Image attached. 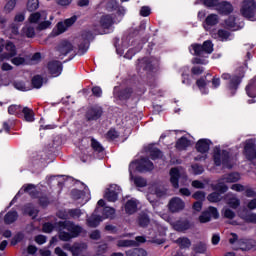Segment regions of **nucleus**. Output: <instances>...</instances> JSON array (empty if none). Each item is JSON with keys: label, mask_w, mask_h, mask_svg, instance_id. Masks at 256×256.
Masks as SVG:
<instances>
[{"label": "nucleus", "mask_w": 256, "mask_h": 256, "mask_svg": "<svg viewBox=\"0 0 256 256\" xmlns=\"http://www.w3.org/2000/svg\"><path fill=\"white\" fill-rule=\"evenodd\" d=\"M115 23L113 20V16L111 15H103L100 18L99 26L95 25L93 32L85 31L82 34V39H84V43L79 45V50L85 53L89 49V41L93 39V35H103L105 33V29H111Z\"/></svg>", "instance_id": "f257e3e1"}, {"label": "nucleus", "mask_w": 256, "mask_h": 256, "mask_svg": "<svg viewBox=\"0 0 256 256\" xmlns=\"http://www.w3.org/2000/svg\"><path fill=\"white\" fill-rule=\"evenodd\" d=\"M28 20L32 25H37L36 29L38 31H45V29L51 27V21L47 20V11L32 13Z\"/></svg>", "instance_id": "f03ea898"}, {"label": "nucleus", "mask_w": 256, "mask_h": 256, "mask_svg": "<svg viewBox=\"0 0 256 256\" xmlns=\"http://www.w3.org/2000/svg\"><path fill=\"white\" fill-rule=\"evenodd\" d=\"M240 13L245 19L249 21H256V1L243 0L240 7Z\"/></svg>", "instance_id": "7ed1b4c3"}, {"label": "nucleus", "mask_w": 256, "mask_h": 256, "mask_svg": "<svg viewBox=\"0 0 256 256\" xmlns=\"http://www.w3.org/2000/svg\"><path fill=\"white\" fill-rule=\"evenodd\" d=\"M179 179L180 183L185 185L187 182V173L181 167L171 168L170 170V183L174 189H179Z\"/></svg>", "instance_id": "20e7f679"}, {"label": "nucleus", "mask_w": 256, "mask_h": 256, "mask_svg": "<svg viewBox=\"0 0 256 256\" xmlns=\"http://www.w3.org/2000/svg\"><path fill=\"white\" fill-rule=\"evenodd\" d=\"M214 163L218 167L220 165H223L225 169H232L233 168V162L231 161V158L229 157V152L223 150H218L214 153Z\"/></svg>", "instance_id": "39448f33"}, {"label": "nucleus", "mask_w": 256, "mask_h": 256, "mask_svg": "<svg viewBox=\"0 0 256 256\" xmlns=\"http://www.w3.org/2000/svg\"><path fill=\"white\" fill-rule=\"evenodd\" d=\"M58 227L60 229H66V231H69L72 237H79V235L83 233V227L69 220L58 222Z\"/></svg>", "instance_id": "423d86ee"}, {"label": "nucleus", "mask_w": 256, "mask_h": 256, "mask_svg": "<svg viewBox=\"0 0 256 256\" xmlns=\"http://www.w3.org/2000/svg\"><path fill=\"white\" fill-rule=\"evenodd\" d=\"M135 169L136 171H139L140 173H145V171H153V163L151 160L147 158H142L140 162H132L129 166V171L131 174V171Z\"/></svg>", "instance_id": "0eeeda50"}, {"label": "nucleus", "mask_w": 256, "mask_h": 256, "mask_svg": "<svg viewBox=\"0 0 256 256\" xmlns=\"http://www.w3.org/2000/svg\"><path fill=\"white\" fill-rule=\"evenodd\" d=\"M244 155L248 161H251V163H254L256 165V147L253 140L246 141V144L244 146Z\"/></svg>", "instance_id": "6e6552de"}, {"label": "nucleus", "mask_w": 256, "mask_h": 256, "mask_svg": "<svg viewBox=\"0 0 256 256\" xmlns=\"http://www.w3.org/2000/svg\"><path fill=\"white\" fill-rule=\"evenodd\" d=\"M191 49L194 51V55H201L202 53H213V43L211 41H205L203 45L193 44Z\"/></svg>", "instance_id": "1a4fd4ad"}, {"label": "nucleus", "mask_w": 256, "mask_h": 256, "mask_svg": "<svg viewBox=\"0 0 256 256\" xmlns=\"http://www.w3.org/2000/svg\"><path fill=\"white\" fill-rule=\"evenodd\" d=\"M75 21H77V17L73 16L71 18L66 19L63 22H59L56 26L57 30H53V34L57 36L61 35L62 33H65L68 27H71L75 23Z\"/></svg>", "instance_id": "9d476101"}, {"label": "nucleus", "mask_w": 256, "mask_h": 256, "mask_svg": "<svg viewBox=\"0 0 256 256\" xmlns=\"http://www.w3.org/2000/svg\"><path fill=\"white\" fill-rule=\"evenodd\" d=\"M119 193H121V187L117 186V184H112L106 190L105 199L111 203H115L119 197Z\"/></svg>", "instance_id": "9b49d317"}, {"label": "nucleus", "mask_w": 256, "mask_h": 256, "mask_svg": "<svg viewBox=\"0 0 256 256\" xmlns=\"http://www.w3.org/2000/svg\"><path fill=\"white\" fill-rule=\"evenodd\" d=\"M58 52L60 55H63V57L67 55H75V46H73V43L64 40L59 44Z\"/></svg>", "instance_id": "f8f14e48"}, {"label": "nucleus", "mask_w": 256, "mask_h": 256, "mask_svg": "<svg viewBox=\"0 0 256 256\" xmlns=\"http://www.w3.org/2000/svg\"><path fill=\"white\" fill-rule=\"evenodd\" d=\"M168 209L171 213H179L185 209V202L179 197H174L169 201Z\"/></svg>", "instance_id": "ddd939ff"}, {"label": "nucleus", "mask_w": 256, "mask_h": 256, "mask_svg": "<svg viewBox=\"0 0 256 256\" xmlns=\"http://www.w3.org/2000/svg\"><path fill=\"white\" fill-rule=\"evenodd\" d=\"M214 217V219L219 218V212L217 211V208L215 207H209L207 211L203 212L199 216L200 223H209L211 221V218Z\"/></svg>", "instance_id": "4468645a"}, {"label": "nucleus", "mask_w": 256, "mask_h": 256, "mask_svg": "<svg viewBox=\"0 0 256 256\" xmlns=\"http://www.w3.org/2000/svg\"><path fill=\"white\" fill-rule=\"evenodd\" d=\"M47 69L52 77H59L63 71V65L59 61H52L48 63Z\"/></svg>", "instance_id": "2eb2a0df"}, {"label": "nucleus", "mask_w": 256, "mask_h": 256, "mask_svg": "<svg viewBox=\"0 0 256 256\" xmlns=\"http://www.w3.org/2000/svg\"><path fill=\"white\" fill-rule=\"evenodd\" d=\"M238 249H241V251L256 249V241L253 239H241L238 241Z\"/></svg>", "instance_id": "dca6fc26"}, {"label": "nucleus", "mask_w": 256, "mask_h": 256, "mask_svg": "<svg viewBox=\"0 0 256 256\" xmlns=\"http://www.w3.org/2000/svg\"><path fill=\"white\" fill-rule=\"evenodd\" d=\"M218 23H219V16L216 14H210L206 17L203 23V27L205 31H209L211 27H215V25H217Z\"/></svg>", "instance_id": "f3484780"}, {"label": "nucleus", "mask_w": 256, "mask_h": 256, "mask_svg": "<svg viewBox=\"0 0 256 256\" xmlns=\"http://www.w3.org/2000/svg\"><path fill=\"white\" fill-rule=\"evenodd\" d=\"M6 53L2 54L0 56V59H11V57H15L17 55V48L15 47V44L12 42H8L5 45Z\"/></svg>", "instance_id": "a211bd4d"}, {"label": "nucleus", "mask_w": 256, "mask_h": 256, "mask_svg": "<svg viewBox=\"0 0 256 256\" xmlns=\"http://www.w3.org/2000/svg\"><path fill=\"white\" fill-rule=\"evenodd\" d=\"M222 79H224L225 81L230 80V89H234L236 90L237 87H239V83H241V77L239 76H231V74L229 73H224L222 74Z\"/></svg>", "instance_id": "6ab92c4d"}, {"label": "nucleus", "mask_w": 256, "mask_h": 256, "mask_svg": "<svg viewBox=\"0 0 256 256\" xmlns=\"http://www.w3.org/2000/svg\"><path fill=\"white\" fill-rule=\"evenodd\" d=\"M99 208L95 210V212L87 219L88 227H98L99 223L103 221V217L99 216Z\"/></svg>", "instance_id": "aec40b11"}, {"label": "nucleus", "mask_w": 256, "mask_h": 256, "mask_svg": "<svg viewBox=\"0 0 256 256\" xmlns=\"http://www.w3.org/2000/svg\"><path fill=\"white\" fill-rule=\"evenodd\" d=\"M216 9L222 15H229V13H233V5L230 2H227V1L219 3L216 6Z\"/></svg>", "instance_id": "412c9836"}, {"label": "nucleus", "mask_w": 256, "mask_h": 256, "mask_svg": "<svg viewBox=\"0 0 256 256\" xmlns=\"http://www.w3.org/2000/svg\"><path fill=\"white\" fill-rule=\"evenodd\" d=\"M226 204L231 207V209H237L241 205V200L233 195V194H227L225 196Z\"/></svg>", "instance_id": "4be33fe9"}, {"label": "nucleus", "mask_w": 256, "mask_h": 256, "mask_svg": "<svg viewBox=\"0 0 256 256\" xmlns=\"http://www.w3.org/2000/svg\"><path fill=\"white\" fill-rule=\"evenodd\" d=\"M71 251L74 256H79L82 253H85V251H87V243L85 242L74 243L71 247Z\"/></svg>", "instance_id": "5701e85b"}, {"label": "nucleus", "mask_w": 256, "mask_h": 256, "mask_svg": "<svg viewBox=\"0 0 256 256\" xmlns=\"http://www.w3.org/2000/svg\"><path fill=\"white\" fill-rule=\"evenodd\" d=\"M103 113V110L99 107L91 108L88 110L86 117L88 121H96V119H99Z\"/></svg>", "instance_id": "b1692460"}, {"label": "nucleus", "mask_w": 256, "mask_h": 256, "mask_svg": "<svg viewBox=\"0 0 256 256\" xmlns=\"http://www.w3.org/2000/svg\"><path fill=\"white\" fill-rule=\"evenodd\" d=\"M21 35L28 37V39H33L35 37V26L32 23L26 24L22 28Z\"/></svg>", "instance_id": "393cba45"}, {"label": "nucleus", "mask_w": 256, "mask_h": 256, "mask_svg": "<svg viewBox=\"0 0 256 256\" xmlns=\"http://www.w3.org/2000/svg\"><path fill=\"white\" fill-rule=\"evenodd\" d=\"M173 228L175 231L183 232L191 229V224L187 220H180L173 224Z\"/></svg>", "instance_id": "a878e982"}, {"label": "nucleus", "mask_w": 256, "mask_h": 256, "mask_svg": "<svg viewBox=\"0 0 256 256\" xmlns=\"http://www.w3.org/2000/svg\"><path fill=\"white\" fill-rule=\"evenodd\" d=\"M211 145V141L208 139H200L196 144V149L199 153H207L209 151V146Z\"/></svg>", "instance_id": "bb28decb"}, {"label": "nucleus", "mask_w": 256, "mask_h": 256, "mask_svg": "<svg viewBox=\"0 0 256 256\" xmlns=\"http://www.w3.org/2000/svg\"><path fill=\"white\" fill-rule=\"evenodd\" d=\"M137 205L139 202L137 200H128L125 205V211L128 215H133V213H137Z\"/></svg>", "instance_id": "cd10ccee"}, {"label": "nucleus", "mask_w": 256, "mask_h": 256, "mask_svg": "<svg viewBox=\"0 0 256 256\" xmlns=\"http://www.w3.org/2000/svg\"><path fill=\"white\" fill-rule=\"evenodd\" d=\"M225 183H237L241 179V175L237 172L226 174L222 176Z\"/></svg>", "instance_id": "c85d7f7f"}, {"label": "nucleus", "mask_w": 256, "mask_h": 256, "mask_svg": "<svg viewBox=\"0 0 256 256\" xmlns=\"http://www.w3.org/2000/svg\"><path fill=\"white\" fill-rule=\"evenodd\" d=\"M230 36H231V34L227 30H224V29L218 30L217 33H212L213 39H220V41H227Z\"/></svg>", "instance_id": "c756f323"}, {"label": "nucleus", "mask_w": 256, "mask_h": 256, "mask_svg": "<svg viewBox=\"0 0 256 256\" xmlns=\"http://www.w3.org/2000/svg\"><path fill=\"white\" fill-rule=\"evenodd\" d=\"M131 93H133L131 88H126L124 90H121L120 92H117V89H116L115 97H118V99H120V101H125V99H129V97H131Z\"/></svg>", "instance_id": "7c9ffc66"}, {"label": "nucleus", "mask_w": 256, "mask_h": 256, "mask_svg": "<svg viewBox=\"0 0 256 256\" xmlns=\"http://www.w3.org/2000/svg\"><path fill=\"white\" fill-rule=\"evenodd\" d=\"M175 243L180 249H189L191 247V240L187 237H180L175 240Z\"/></svg>", "instance_id": "2f4dec72"}, {"label": "nucleus", "mask_w": 256, "mask_h": 256, "mask_svg": "<svg viewBox=\"0 0 256 256\" xmlns=\"http://www.w3.org/2000/svg\"><path fill=\"white\" fill-rule=\"evenodd\" d=\"M22 112L24 114L25 121H27L28 123H33V121H35V114L33 113V110L31 108L24 107Z\"/></svg>", "instance_id": "473e14b6"}, {"label": "nucleus", "mask_w": 256, "mask_h": 256, "mask_svg": "<svg viewBox=\"0 0 256 256\" xmlns=\"http://www.w3.org/2000/svg\"><path fill=\"white\" fill-rule=\"evenodd\" d=\"M18 217L19 215L16 211H10L5 215L4 223H6V225H11V223H15V221H17Z\"/></svg>", "instance_id": "72a5a7b5"}, {"label": "nucleus", "mask_w": 256, "mask_h": 256, "mask_svg": "<svg viewBox=\"0 0 256 256\" xmlns=\"http://www.w3.org/2000/svg\"><path fill=\"white\" fill-rule=\"evenodd\" d=\"M225 180H223V177L218 180L217 184L213 185L214 191H219V193H226V191L229 189L227 185L225 184Z\"/></svg>", "instance_id": "f704fd0d"}, {"label": "nucleus", "mask_w": 256, "mask_h": 256, "mask_svg": "<svg viewBox=\"0 0 256 256\" xmlns=\"http://www.w3.org/2000/svg\"><path fill=\"white\" fill-rule=\"evenodd\" d=\"M192 251H194V253H199V254L206 253L207 252V244L205 242H198L193 245Z\"/></svg>", "instance_id": "c9c22d12"}, {"label": "nucleus", "mask_w": 256, "mask_h": 256, "mask_svg": "<svg viewBox=\"0 0 256 256\" xmlns=\"http://www.w3.org/2000/svg\"><path fill=\"white\" fill-rule=\"evenodd\" d=\"M191 145V141L187 140V138L182 137L180 138L177 143H176V147L177 149H179L180 151L185 150L187 147H189Z\"/></svg>", "instance_id": "e433bc0d"}, {"label": "nucleus", "mask_w": 256, "mask_h": 256, "mask_svg": "<svg viewBox=\"0 0 256 256\" xmlns=\"http://www.w3.org/2000/svg\"><path fill=\"white\" fill-rule=\"evenodd\" d=\"M127 256H147V251L141 248H135L126 252Z\"/></svg>", "instance_id": "4c0bfd02"}, {"label": "nucleus", "mask_w": 256, "mask_h": 256, "mask_svg": "<svg viewBox=\"0 0 256 256\" xmlns=\"http://www.w3.org/2000/svg\"><path fill=\"white\" fill-rule=\"evenodd\" d=\"M130 177H131V179H133L136 187H145L147 185V180H145L144 178H141V177L133 178V170H131Z\"/></svg>", "instance_id": "58836bf2"}, {"label": "nucleus", "mask_w": 256, "mask_h": 256, "mask_svg": "<svg viewBox=\"0 0 256 256\" xmlns=\"http://www.w3.org/2000/svg\"><path fill=\"white\" fill-rule=\"evenodd\" d=\"M149 221V216L145 213L140 214L138 217V225L140 227H147V225H149Z\"/></svg>", "instance_id": "ea45409f"}, {"label": "nucleus", "mask_w": 256, "mask_h": 256, "mask_svg": "<svg viewBox=\"0 0 256 256\" xmlns=\"http://www.w3.org/2000/svg\"><path fill=\"white\" fill-rule=\"evenodd\" d=\"M26 7L27 11H37L39 9V0H28Z\"/></svg>", "instance_id": "a19ab883"}, {"label": "nucleus", "mask_w": 256, "mask_h": 256, "mask_svg": "<svg viewBox=\"0 0 256 256\" xmlns=\"http://www.w3.org/2000/svg\"><path fill=\"white\" fill-rule=\"evenodd\" d=\"M103 217H105V219H113V217H115V209L111 208V207H105L103 208Z\"/></svg>", "instance_id": "79ce46f5"}, {"label": "nucleus", "mask_w": 256, "mask_h": 256, "mask_svg": "<svg viewBox=\"0 0 256 256\" xmlns=\"http://www.w3.org/2000/svg\"><path fill=\"white\" fill-rule=\"evenodd\" d=\"M16 5H17V0H8L4 7V11H6V13H11V11L15 9Z\"/></svg>", "instance_id": "37998d69"}, {"label": "nucleus", "mask_w": 256, "mask_h": 256, "mask_svg": "<svg viewBox=\"0 0 256 256\" xmlns=\"http://www.w3.org/2000/svg\"><path fill=\"white\" fill-rule=\"evenodd\" d=\"M68 215L72 217V219H79L83 215L81 209L75 208L68 210Z\"/></svg>", "instance_id": "c03bdc74"}, {"label": "nucleus", "mask_w": 256, "mask_h": 256, "mask_svg": "<svg viewBox=\"0 0 256 256\" xmlns=\"http://www.w3.org/2000/svg\"><path fill=\"white\" fill-rule=\"evenodd\" d=\"M207 199L210 201V203H217L221 201V194L217 192L211 193L208 195Z\"/></svg>", "instance_id": "a18cd8bd"}, {"label": "nucleus", "mask_w": 256, "mask_h": 256, "mask_svg": "<svg viewBox=\"0 0 256 256\" xmlns=\"http://www.w3.org/2000/svg\"><path fill=\"white\" fill-rule=\"evenodd\" d=\"M135 241L133 240H119L117 242L118 247H133L135 245Z\"/></svg>", "instance_id": "49530a36"}, {"label": "nucleus", "mask_w": 256, "mask_h": 256, "mask_svg": "<svg viewBox=\"0 0 256 256\" xmlns=\"http://www.w3.org/2000/svg\"><path fill=\"white\" fill-rule=\"evenodd\" d=\"M32 85L36 88V89H41L42 85H43V78H41V76H35L32 79Z\"/></svg>", "instance_id": "de8ad7c7"}, {"label": "nucleus", "mask_w": 256, "mask_h": 256, "mask_svg": "<svg viewBox=\"0 0 256 256\" xmlns=\"http://www.w3.org/2000/svg\"><path fill=\"white\" fill-rule=\"evenodd\" d=\"M59 239L60 241H71V239H73V236L70 234V232L60 231Z\"/></svg>", "instance_id": "09e8293b"}, {"label": "nucleus", "mask_w": 256, "mask_h": 256, "mask_svg": "<svg viewBox=\"0 0 256 256\" xmlns=\"http://www.w3.org/2000/svg\"><path fill=\"white\" fill-rule=\"evenodd\" d=\"M226 25L227 27H229L230 29H232L233 31L237 30V26L235 23V17L230 16L227 20H226Z\"/></svg>", "instance_id": "8fccbe9b"}, {"label": "nucleus", "mask_w": 256, "mask_h": 256, "mask_svg": "<svg viewBox=\"0 0 256 256\" xmlns=\"http://www.w3.org/2000/svg\"><path fill=\"white\" fill-rule=\"evenodd\" d=\"M91 146L92 149H94V151H97L98 153H101V151H103V146H101V144L93 138L91 139Z\"/></svg>", "instance_id": "3c124183"}, {"label": "nucleus", "mask_w": 256, "mask_h": 256, "mask_svg": "<svg viewBox=\"0 0 256 256\" xmlns=\"http://www.w3.org/2000/svg\"><path fill=\"white\" fill-rule=\"evenodd\" d=\"M222 213L226 219H235V213L230 208H224Z\"/></svg>", "instance_id": "603ef678"}, {"label": "nucleus", "mask_w": 256, "mask_h": 256, "mask_svg": "<svg viewBox=\"0 0 256 256\" xmlns=\"http://www.w3.org/2000/svg\"><path fill=\"white\" fill-rule=\"evenodd\" d=\"M11 63L19 67V65H25V59L21 56L14 57L12 58Z\"/></svg>", "instance_id": "864d4df0"}, {"label": "nucleus", "mask_w": 256, "mask_h": 256, "mask_svg": "<svg viewBox=\"0 0 256 256\" xmlns=\"http://www.w3.org/2000/svg\"><path fill=\"white\" fill-rule=\"evenodd\" d=\"M141 17H149L151 15V8L149 6H143L140 9Z\"/></svg>", "instance_id": "5fc2aeb1"}, {"label": "nucleus", "mask_w": 256, "mask_h": 256, "mask_svg": "<svg viewBox=\"0 0 256 256\" xmlns=\"http://www.w3.org/2000/svg\"><path fill=\"white\" fill-rule=\"evenodd\" d=\"M192 197L197 201H205V192L197 191L192 195Z\"/></svg>", "instance_id": "6e6d98bb"}, {"label": "nucleus", "mask_w": 256, "mask_h": 256, "mask_svg": "<svg viewBox=\"0 0 256 256\" xmlns=\"http://www.w3.org/2000/svg\"><path fill=\"white\" fill-rule=\"evenodd\" d=\"M150 156L152 159H159V157H162L163 154L159 151V149L154 148L150 150Z\"/></svg>", "instance_id": "4d7b16f0"}, {"label": "nucleus", "mask_w": 256, "mask_h": 256, "mask_svg": "<svg viewBox=\"0 0 256 256\" xmlns=\"http://www.w3.org/2000/svg\"><path fill=\"white\" fill-rule=\"evenodd\" d=\"M196 85L200 89V91H203V89L207 87V81L205 80V78H200L196 81Z\"/></svg>", "instance_id": "13d9d810"}, {"label": "nucleus", "mask_w": 256, "mask_h": 256, "mask_svg": "<svg viewBox=\"0 0 256 256\" xmlns=\"http://www.w3.org/2000/svg\"><path fill=\"white\" fill-rule=\"evenodd\" d=\"M150 241L152 243H156L157 245H161L162 243H165V239H163V237L161 236H152L150 237Z\"/></svg>", "instance_id": "bf43d9fd"}, {"label": "nucleus", "mask_w": 256, "mask_h": 256, "mask_svg": "<svg viewBox=\"0 0 256 256\" xmlns=\"http://www.w3.org/2000/svg\"><path fill=\"white\" fill-rule=\"evenodd\" d=\"M192 187H194V189H205V183L199 181V180H194L192 181Z\"/></svg>", "instance_id": "052dcab7"}, {"label": "nucleus", "mask_w": 256, "mask_h": 256, "mask_svg": "<svg viewBox=\"0 0 256 256\" xmlns=\"http://www.w3.org/2000/svg\"><path fill=\"white\" fill-rule=\"evenodd\" d=\"M19 109H21V106L11 105L8 108V113L9 115H17V111H19Z\"/></svg>", "instance_id": "680f3d73"}, {"label": "nucleus", "mask_w": 256, "mask_h": 256, "mask_svg": "<svg viewBox=\"0 0 256 256\" xmlns=\"http://www.w3.org/2000/svg\"><path fill=\"white\" fill-rule=\"evenodd\" d=\"M192 171L194 175H201V173H203V166H199L197 164L192 165Z\"/></svg>", "instance_id": "e2e57ef3"}, {"label": "nucleus", "mask_w": 256, "mask_h": 256, "mask_svg": "<svg viewBox=\"0 0 256 256\" xmlns=\"http://www.w3.org/2000/svg\"><path fill=\"white\" fill-rule=\"evenodd\" d=\"M53 229H55V226H53V224H51V223H45L43 225V232L44 233H51V231H53Z\"/></svg>", "instance_id": "0e129e2a"}, {"label": "nucleus", "mask_w": 256, "mask_h": 256, "mask_svg": "<svg viewBox=\"0 0 256 256\" xmlns=\"http://www.w3.org/2000/svg\"><path fill=\"white\" fill-rule=\"evenodd\" d=\"M232 191H237L238 193H241L243 191H245V186L241 185V184H233L231 186Z\"/></svg>", "instance_id": "69168bd1"}, {"label": "nucleus", "mask_w": 256, "mask_h": 256, "mask_svg": "<svg viewBox=\"0 0 256 256\" xmlns=\"http://www.w3.org/2000/svg\"><path fill=\"white\" fill-rule=\"evenodd\" d=\"M35 241L36 243H38V245H43L44 243H47V237L43 235H38L35 237Z\"/></svg>", "instance_id": "338daca9"}, {"label": "nucleus", "mask_w": 256, "mask_h": 256, "mask_svg": "<svg viewBox=\"0 0 256 256\" xmlns=\"http://www.w3.org/2000/svg\"><path fill=\"white\" fill-rule=\"evenodd\" d=\"M107 137H108V139H117L119 137V133L117 131H115V129H111L107 133Z\"/></svg>", "instance_id": "774afa93"}]
</instances>
